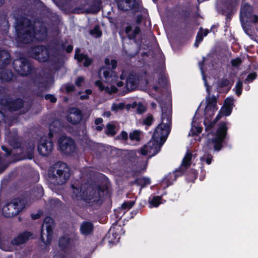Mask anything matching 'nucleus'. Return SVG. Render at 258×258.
Here are the masks:
<instances>
[{
  "label": "nucleus",
  "instance_id": "obj_55",
  "mask_svg": "<svg viewBox=\"0 0 258 258\" xmlns=\"http://www.w3.org/2000/svg\"><path fill=\"white\" fill-rule=\"evenodd\" d=\"M213 159V156L211 154H208L206 159L204 157H201V160L202 161H206V163L210 165L212 163Z\"/></svg>",
  "mask_w": 258,
  "mask_h": 258
},
{
  "label": "nucleus",
  "instance_id": "obj_62",
  "mask_svg": "<svg viewBox=\"0 0 258 258\" xmlns=\"http://www.w3.org/2000/svg\"><path fill=\"white\" fill-rule=\"evenodd\" d=\"M56 133L57 132H54V131H53L49 128V132L48 133V137H42V138L43 139H50V140H52V138L53 137V134Z\"/></svg>",
  "mask_w": 258,
  "mask_h": 258
},
{
  "label": "nucleus",
  "instance_id": "obj_58",
  "mask_svg": "<svg viewBox=\"0 0 258 258\" xmlns=\"http://www.w3.org/2000/svg\"><path fill=\"white\" fill-rule=\"evenodd\" d=\"M118 137L120 139L123 141H126L128 139V134L126 132L122 131Z\"/></svg>",
  "mask_w": 258,
  "mask_h": 258
},
{
  "label": "nucleus",
  "instance_id": "obj_63",
  "mask_svg": "<svg viewBox=\"0 0 258 258\" xmlns=\"http://www.w3.org/2000/svg\"><path fill=\"white\" fill-rule=\"evenodd\" d=\"M110 64L111 66V69L114 70L117 67V62L115 59H111L110 61Z\"/></svg>",
  "mask_w": 258,
  "mask_h": 258
},
{
  "label": "nucleus",
  "instance_id": "obj_15",
  "mask_svg": "<svg viewBox=\"0 0 258 258\" xmlns=\"http://www.w3.org/2000/svg\"><path fill=\"white\" fill-rule=\"evenodd\" d=\"M48 219L49 220L52 219L50 218H46L44 220V222H45V227L46 230V239H45L44 237V233H43V228L44 227V225L43 224L42 226L41 231V235L40 239L42 242H43L46 245H49L52 241V236H53V227L51 224L47 221V219Z\"/></svg>",
  "mask_w": 258,
  "mask_h": 258
},
{
  "label": "nucleus",
  "instance_id": "obj_32",
  "mask_svg": "<svg viewBox=\"0 0 258 258\" xmlns=\"http://www.w3.org/2000/svg\"><path fill=\"white\" fill-rule=\"evenodd\" d=\"M174 179V173H169L167 174L164 178L163 179L162 183H165L166 184V186L164 187L165 188L170 185H172L173 182L175 181L176 179Z\"/></svg>",
  "mask_w": 258,
  "mask_h": 258
},
{
  "label": "nucleus",
  "instance_id": "obj_41",
  "mask_svg": "<svg viewBox=\"0 0 258 258\" xmlns=\"http://www.w3.org/2000/svg\"><path fill=\"white\" fill-rule=\"evenodd\" d=\"M243 83L240 80H238L235 85V94L237 96H240L242 92Z\"/></svg>",
  "mask_w": 258,
  "mask_h": 258
},
{
  "label": "nucleus",
  "instance_id": "obj_27",
  "mask_svg": "<svg viewBox=\"0 0 258 258\" xmlns=\"http://www.w3.org/2000/svg\"><path fill=\"white\" fill-rule=\"evenodd\" d=\"M119 238V235L116 232L109 230L103 237V240L107 241L109 243H115L118 242Z\"/></svg>",
  "mask_w": 258,
  "mask_h": 258
},
{
  "label": "nucleus",
  "instance_id": "obj_39",
  "mask_svg": "<svg viewBox=\"0 0 258 258\" xmlns=\"http://www.w3.org/2000/svg\"><path fill=\"white\" fill-rule=\"evenodd\" d=\"M187 170V169L180 165L177 169H176L172 173H174V179H177L179 177L181 176L184 172Z\"/></svg>",
  "mask_w": 258,
  "mask_h": 258
},
{
  "label": "nucleus",
  "instance_id": "obj_37",
  "mask_svg": "<svg viewBox=\"0 0 258 258\" xmlns=\"http://www.w3.org/2000/svg\"><path fill=\"white\" fill-rule=\"evenodd\" d=\"M26 155L25 158L31 159L33 158V152L34 150V146L33 145H30L29 143L26 145Z\"/></svg>",
  "mask_w": 258,
  "mask_h": 258
},
{
  "label": "nucleus",
  "instance_id": "obj_11",
  "mask_svg": "<svg viewBox=\"0 0 258 258\" xmlns=\"http://www.w3.org/2000/svg\"><path fill=\"white\" fill-rule=\"evenodd\" d=\"M206 106L204 110V114L206 116H209L212 117L215 112L218 109L217 99L215 96H207L206 100Z\"/></svg>",
  "mask_w": 258,
  "mask_h": 258
},
{
  "label": "nucleus",
  "instance_id": "obj_61",
  "mask_svg": "<svg viewBox=\"0 0 258 258\" xmlns=\"http://www.w3.org/2000/svg\"><path fill=\"white\" fill-rule=\"evenodd\" d=\"M247 20H249V21L253 23H258V15H252L250 19H247Z\"/></svg>",
  "mask_w": 258,
  "mask_h": 258
},
{
  "label": "nucleus",
  "instance_id": "obj_16",
  "mask_svg": "<svg viewBox=\"0 0 258 258\" xmlns=\"http://www.w3.org/2000/svg\"><path fill=\"white\" fill-rule=\"evenodd\" d=\"M238 0H226L225 4V9L223 14L226 16V22H229L232 17L236 6Z\"/></svg>",
  "mask_w": 258,
  "mask_h": 258
},
{
  "label": "nucleus",
  "instance_id": "obj_12",
  "mask_svg": "<svg viewBox=\"0 0 258 258\" xmlns=\"http://www.w3.org/2000/svg\"><path fill=\"white\" fill-rule=\"evenodd\" d=\"M107 186L106 185H98L96 187L92 188L91 190L89 191V195H87V198L86 200L88 201V202H94L95 201H98L101 193L103 194L105 191L107 189ZM88 194V191H87V194Z\"/></svg>",
  "mask_w": 258,
  "mask_h": 258
},
{
  "label": "nucleus",
  "instance_id": "obj_13",
  "mask_svg": "<svg viewBox=\"0 0 258 258\" xmlns=\"http://www.w3.org/2000/svg\"><path fill=\"white\" fill-rule=\"evenodd\" d=\"M16 32L28 29L36 28L34 23L30 19L25 17H21L16 20Z\"/></svg>",
  "mask_w": 258,
  "mask_h": 258
},
{
  "label": "nucleus",
  "instance_id": "obj_53",
  "mask_svg": "<svg viewBox=\"0 0 258 258\" xmlns=\"http://www.w3.org/2000/svg\"><path fill=\"white\" fill-rule=\"evenodd\" d=\"M202 74H203V79L204 81V84H205V86L206 87V91L208 93L207 96H210V86L208 84L206 76H204V72L203 71H202Z\"/></svg>",
  "mask_w": 258,
  "mask_h": 258
},
{
  "label": "nucleus",
  "instance_id": "obj_52",
  "mask_svg": "<svg viewBox=\"0 0 258 258\" xmlns=\"http://www.w3.org/2000/svg\"><path fill=\"white\" fill-rule=\"evenodd\" d=\"M64 88L67 93L75 91V87L73 84H67L64 85Z\"/></svg>",
  "mask_w": 258,
  "mask_h": 258
},
{
  "label": "nucleus",
  "instance_id": "obj_45",
  "mask_svg": "<svg viewBox=\"0 0 258 258\" xmlns=\"http://www.w3.org/2000/svg\"><path fill=\"white\" fill-rule=\"evenodd\" d=\"M257 77V74L256 72H252L249 73L246 77V78L244 80L245 83H248L249 82H252Z\"/></svg>",
  "mask_w": 258,
  "mask_h": 258
},
{
  "label": "nucleus",
  "instance_id": "obj_38",
  "mask_svg": "<svg viewBox=\"0 0 258 258\" xmlns=\"http://www.w3.org/2000/svg\"><path fill=\"white\" fill-rule=\"evenodd\" d=\"M234 81L231 82L229 79L227 78H222L219 82L218 85L219 87L222 88L225 87L230 86L231 87L233 84Z\"/></svg>",
  "mask_w": 258,
  "mask_h": 258
},
{
  "label": "nucleus",
  "instance_id": "obj_33",
  "mask_svg": "<svg viewBox=\"0 0 258 258\" xmlns=\"http://www.w3.org/2000/svg\"><path fill=\"white\" fill-rule=\"evenodd\" d=\"M198 171L194 169H190L187 173V180L188 182L194 183L198 178Z\"/></svg>",
  "mask_w": 258,
  "mask_h": 258
},
{
  "label": "nucleus",
  "instance_id": "obj_7",
  "mask_svg": "<svg viewBox=\"0 0 258 258\" xmlns=\"http://www.w3.org/2000/svg\"><path fill=\"white\" fill-rule=\"evenodd\" d=\"M34 238L33 233L27 230H24L19 233L16 236L13 238L10 241L8 248L5 249L7 251H12L13 250V247L20 246L22 245L27 243L30 239Z\"/></svg>",
  "mask_w": 258,
  "mask_h": 258
},
{
  "label": "nucleus",
  "instance_id": "obj_28",
  "mask_svg": "<svg viewBox=\"0 0 258 258\" xmlns=\"http://www.w3.org/2000/svg\"><path fill=\"white\" fill-rule=\"evenodd\" d=\"M0 79L4 82H9L13 78L14 75L12 72L9 69H1Z\"/></svg>",
  "mask_w": 258,
  "mask_h": 258
},
{
  "label": "nucleus",
  "instance_id": "obj_10",
  "mask_svg": "<svg viewBox=\"0 0 258 258\" xmlns=\"http://www.w3.org/2000/svg\"><path fill=\"white\" fill-rule=\"evenodd\" d=\"M32 51L35 58L40 62H45L49 60V50L45 45L36 46L32 48Z\"/></svg>",
  "mask_w": 258,
  "mask_h": 258
},
{
  "label": "nucleus",
  "instance_id": "obj_18",
  "mask_svg": "<svg viewBox=\"0 0 258 258\" xmlns=\"http://www.w3.org/2000/svg\"><path fill=\"white\" fill-rule=\"evenodd\" d=\"M234 99L233 97H227L224 101L223 105L219 111L222 115L228 116H229L234 106Z\"/></svg>",
  "mask_w": 258,
  "mask_h": 258
},
{
  "label": "nucleus",
  "instance_id": "obj_34",
  "mask_svg": "<svg viewBox=\"0 0 258 258\" xmlns=\"http://www.w3.org/2000/svg\"><path fill=\"white\" fill-rule=\"evenodd\" d=\"M61 126V122L60 120L58 119L53 120L49 124V128L54 131V132H59Z\"/></svg>",
  "mask_w": 258,
  "mask_h": 258
},
{
  "label": "nucleus",
  "instance_id": "obj_51",
  "mask_svg": "<svg viewBox=\"0 0 258 258\" xmlns=\"http://www.w3.org/2000/svg\"><path fill=\"white\" fill-rule=\"evenodd\" d=\"M241 63L242 60L239 57H236L235 59H232L231 61V65L233 67H238L241 64Z\"/></svg>",
  "mask_w": 258,
  "mask_h": 258
},
{
  "label": "nucleus",
  "instance_id": "obj_60",
  "mask_svg": "<svg viewBox=\"0 0 258 258\" xmlns=\"http://www.w3.org/2000/svg\"><path fill=\"white\" fill-rule=\"evenodd\" d=\"M180 15V16L185 20L188 19L190 16L189 13L187 11H182Z\"/></svg>",
  "mask_w": 258,
  "mask_h": 258
},
{
  "label": "nucleus",
  "instance_id": "obj_6",
  "mask_svg": "<svg viewBox=\"0 0 258 258\" xmlns=\"http://www.w3.org/2000/svg\"><path fill=\"white\" fill-rule=\"evenodd\" d=\"M13 67L17 73L22 76H27L33 72L34 68L29 60L25 57L15 59Z\"/></svg>",
  "mask_w": 258,
  "mask_h": 258
},
{
  "label": "nucleus",
  "instance_id": "obj_20",
  "mask_svg": "<svg viewBox=\"0 0 258 258\" xmlns=\"http://www.w3.org/2000/svg\"><path fill=\"white\" fill-rule=\"evenodd\" d=\"M72 110L74 111L71 112L70 115H68L67 119L72 124L76 125L82 121L83 115L82 111L78 108H73Z\"/></svg>",
  "mask_w": 258,
  "mask_h": 258
},
{
  "label": "nucleus",
  "instance_id": "obj_22",
  "mask_svg": "<svg viewBox=\"0 0 258 258\" xmlns=\"http://www.w3.org/2000/svg\"><path fill=\"white\" fill-rule=\"evenodd\" d=\"M253 14V8L248 3H245L241 6L239 18L240 21L242 23L244 19H250Z\"/></svg>",
  "mask_w": 258,
  "mask_h": 258
},
{
  "label": "nucleus",
  "instance_id": "obj_42",
  "mask_svg": "<svg viewBox=\"0 0 258 258\" xmlns=\"http://www.w3.org/2000/svg\"><path fill=\"white\" fill-rule=\"evenodd\" d=\"M107 131L106 134L107 135H111V136H113L116 134V132L115 131V126L113 124L108 123L106 126Z\"/></svg>",
  "mask_w": 258,
  "mask_h": 258
},
{
  "label": "nucleus",
  "instance_id": "obj_64",
  "mask_svg": "<svg viewBox=\"0 0 258 258\" xmlns=\"http://www.w3.org/2000/svg\"><path fill=\"white\" fill-rule=\"evenodd\" d=\"M41 216V215L40 213H36V214H31V217L33 220H37Z\"/></svg>",
  "mask_w": 258,
  "mask_h": 258
},
{
  "label": "nucleus",
  "instance_id": "obj_44",
  "mask_svg": "<svg viewBox=\"0 0 258 258\" xmlns=\"http://www.w3.org/2000/svg\"><path fill=\"white\" fill-rule=\"evenodd\" d=\"M154 121V117L151 114H148L147 116L143 119V124L147 126H150Z\"/></svg>",
  "mask_w": 258,
  "mask_h": 258
},
{
  "label": "nucleus",
  "instance_id": "obj_47",
  "mask_svg": "<svg viewBox=\"0 0 258 258\" xmlns=\"http://www.w3.org/2000/svg\"><path fill=\"white\" fill-rule=\"evenodd\" d=\"M11 145L14 149H21L23 151L24 146H22V144L20 142L16 140H13L11 141Z\"/></svg>",
  "mask_w": 258,
  "mask_h": 258
},
{
  "label": "nucleus",
  "instance_id": "obj_54",
  "mask_svg": "<svg viewBox=\"0 0 258 258\" xmlns=\"http://www.w3.org/2000/svg\"><path fill=\"white\" fill-rule=\"evenodd\" d=\"M95 85L96 86L98 87L100 91H103L106 89L105 86L103 85L101 80H96L95 82Z\"/></svg>",
  "mask_w": 258,
  "mask_h": 258
},
{
  "label": "nucleus",
  "instance_id": "obj_25",
  "mask_svg": "<svg viewBox=\"0 0 258 258\" xmlns=\"http://www.w3.org/2000/svg\"><path fill=\"white\" fill-rule=\"evenodd\" d=\"M11 54L8 51L0 49V69L7 67L11 62Z\"/></svg>",
  "mask_w": 258,
  "mask_h": 258
},
{
  "label": "nucleus",
  "instance_id": "obj_21",
  "mask_svg": "<svg viewBox=\"0 0 258 258\" xmlns=\"http://www.w3.org/2000/svg\"><path fill=\"white\" fill-rule=\"evenodd\" d=\"M5 105L11 111H18L24 105V101L21 98H17L14 100L6 99Z\"/></svg>",
  "mask_w": 258,
  "mask_h": 258
},
{
  "label": "nucleus",
  "instance_id": "obj_46",
  "mask_svg": "<svg viewBox=\"0 0 258 258\" xmlns=\"http://www.w3.org/2000/svg\"><path fill=\"white\" fill-rule=\"evenodd\" d=\"M135 204V202L133 201H126L121 205V208L123 210H128L132 208Z\"/></svg>",
  "mask_w": 258,
  "mask_h": 258
},
{
  "label": "nucleus",
  "instance_id": "obj_36",
  "mask_svg": "<svg viewBox=\"0 0 258 258\" xmlns=\"http://www.w3.org/2000/svg\"><path fill=\"white\" fill-rule=\"evenodd\" d=\"M158 83L162 87H165L167 85L168 80L165 74L162 72L159 73Z\"/></svg>",
  "mask_w": 258,
  "mask_h": 258
},
{
  "label": "nucleus",
  "instance_id": "obj_30",
  "mask_svg": "<svg viewBox=\"0 0 258 258\" xmlns=\"http://www.w3.org/2000/svg\"><path fill=\"white\" fill-rule=\"evenodd\" d=\"M162 199V196L150 197L149 198L150 207H158L161 204Z\"/></svg>",
  "mask_w": 258,
  "mask_h": 258
},
{
  "label": "nucleus",
  "instance_id": "obj_24",
  "mask_svg": "<svg viewBox=\"0 0 258 258\" xmlns=\"http://www.w3.org/2000/svg\"><path fill=\"white\" fill-rule=\"evenodd\" d=\"M139 80L136 75L130 73L126 80L125 87L128 92L135 90L138 86Z\"/></svg>",
  "mask_w": 258,
  "mask_h": 258
},
{
  "label": "nucleus",
  "instance_id": "obj_40",
  "mask_svg": "<svg viewBox=\"0 0 258 258\" xmlns=\"http://www.w3.org/2000/svg\"><path fill=\"white\" fill-rule=\"evenodd\" d=\"M129 138L131 141H140V132L138 130H135L129 134Z\"/></svg>",
  "mask_w": 258,
  "mask_h": 258
},
{
  "label": "nucleus",
  "instance_id": "obj_48",
  "mask_svg": "<svg viewBox=\"0 0 258 258\" xmlns=\"http://www.w3.org/2000/svg\"><path fill=\"white\" fill-rule=\"evenodd\" d=\"M102 69L104 70L103 74V76L106 79H109L111 77V72L112 71L110 70L109 67H102Z\"/></svg>",
  "mask_w": 258,
  "mask_h": 258
},
{
  "label": "nucleus",
  "instance_id": "obj_9",
  "mask_svg": "<svg viewBox=\"0 0 258 258\" xmlns=\"http://www.w3.org/2000/svg\"><path fill=\"white\" fill-rule=\"evenodd\" d=\"M53 149V142L50 139L41 138L38 142L37 151L39 155L42 157H47L51 153Z\"/></svg>",
  "mask_w": 258,
  "mask_h": 258
},
{
  "label": "nucleus",
  "instance_id": "obj_26",
  "mask_svg": "<svg viewBox=\"0 0 258 258\" xmlns=\"http://www.w3.org/2000/svg\"><path fill=\"white\" fill-rule=\"evenodd\" d=\"M71 243V238L69 237L63 236L59 238L58 240V246L62 251L66 252L69 249Z\"/></svg>",
  "mask_w": 258,
  "mask_h": 258
},
{
  "label": "nucleus",
  "instance_id": "obj_31",
  "mask_svg": "<svg viewBox=\"0 0 258 258\" xmlns=\"http://www.w3.org/2000/svg\"><path fill=\"white\" fill-rule=\"evenodd\" d=\"M192 156V155L191 153L189 152H186L182 159V163L180 165L187 169L191 165Z\"/></svg>",
  "mask_w": 258,
  "mask_h": 258
},
{
  "label": "nucleus",
  "instance_id": "obj_59",
  "mask_svg": "<svg viewBox=\"0 0 258 258\" xmlns=\"http://www.w3.org/2000/svg\"><path fill=\"white\" fill-rule=\"evenodd\" d=\"M2 150L6 153V155L7 156H10L12 154V150L6 147L5 146H2L1 147Z\"/></svg>",
  "mask_w": 258,
  "mask_h": 258
},
{
  "label": "nucleus",
  "instance_id": "obj_14",
  "mask_svg": "<svg viewBox=\"0 0 258 258\" xmlns=\"http://www.w3.org/2000/svg\"><path fill=\"white\" fill-rule=\"evenodd\" d=\"M118 9L123 11L130 10H138L140 8V0H117Z\"/></svg>",
  "mask_w": 258,
  "mask_h": 258
},
{
  "label": "nucleus",
  "instance_id": "obj_4",
  "mask_svg": "<svg viewBox=\"0 0 258 258\" xmlns=\"http://www.w3.org/2000/svg\"><path fill=\"white\" fill-rule=\"evenodd\" d=\"M218 125L215 137L212 139L211 142L214 145V150L219 151L223 147V144L227 138L228 128L225 121L220 122Z\"/></svg>",
  "mask_w": 258,
  "mask_h": 258
},
{
  "label": "nucleus",
  "instance_id": "obj_49",
  "mask_svg": "<svg viewBox=\"0 0 258 258\" xmlns=\"http://www.w3.org/2000/svg\"><path fill=\"white\" fill-rule=\"evenodd\" d=\"M204 31V29L202 27H200L199 30L197 34L196 40L198 42H201L203 41L204 39V35H203V32Z\"/></svg>",
  "mask_w": 258,
  "mask_h": 258
},
{
  "label": "nucleus",
  "instance_id": "obj_19",
  "mask_svg": "<svg viewBox=\"0 0 258 258\" xmlns=\"http://www.w3.org/2000/svg\"><path fill=\"white\" fill-rule=\"evenodd\" d=\"M94 226L93 223L89 221H83L80 225L79 231L81 235L87 237L94 233Z\"/></svg>",
  "mask_w": 258,
  "mask_h": 258
},
{
  "label": "nucleus",
  "instance_id": "obj_2",
  "mask_svg": "<svg viewBox=\"0 0 258 258\" xmlns=\"http://www.w3.org/2000/svg\"><path fill=\"white\" fill-rule=\"evenodd\" d=\"M28 204V198L25 195H21L18 198L12 199L10 203H7L3 208L2 213L4 216L12 218L18 215Z\"/></svg>",
  "mask_w": 258,
  "mask_h": 258
},
{
  "label": "nucleus",
  "instance_id": "obj_35",
  "mask_svg": "<svg viewBox=\"0 0 258 258\" xmlns=\"http://www.w3.org/2000/svg\"><path fill=\"white\" fill-rule=\"evenodd\" d=\"M204 124L205 127V131L208 133V134H209L211 133V130L215 124V121H210L206 118L204 121Z\"/></svg>",
  "mask_w": 258,
  "mask_h": 258
},
{
  "label": "nucleus",
  "instance_id": "obj_23",
  "mask_svg": "<svg viewBox=\"0 0 258 258\" xmlns=\"http://www.w3.org/2000/svg\"><path fill=\"white\" fill-rule=\"evenodd\" d=\"M124 32L130 40H136L137 36L141 33V28L139 26H136L135 29H133L131 25H127L124 29Z\"/></svg>",
  "mask_w": 258,
  "mask_h": 258
},
{
  "label": "nucleus",
  "instance_id": "obj_29",
  "mask_svg": "<svg viewBox=\"0 0 258 258\" xmlns=\"http://www.w3.org/2000/svg\"><path fill=\"white\" fill-rule=\"evenodd\" d=\"M133 183L140 186L141 187H145L151 184V180L149 177H142L137 178L134 181Z\"/></svg>",
  "mask_w": 258,
  "mask_h": 258
},
{
  "label": "nucleus",
  "instance_id": "obj_1",
  "mask_svg": "<svg viewBox=\"0 0 258 258\" xmlns=\"http://www.w3.org/2000/svg\"><path fill=\"white\" fill-rule=\"evenodd\" d=\"M162 109L161 122L155 129L152 139L140 150L143 156L149 155L152 157L158 154L166 141L172 126V109L166 103L161 105Z\"/></svg>",
  "mask_w": 258,
  "mask_h": 258
},
{
  "label": "nucleus",
  "instance_id": "obj_50",
  "mask_svg": "<svg viewBox=\"0 0 258 258\" xmlns=\"http://www.w3.org/2000/svg\"><path fill=\"white\" fill-rule=\"evenodd\" d=\"M44 98L46 100H49L52 103H54L57 101L56 97L52 94H47L45 95Z\"/></svg>",
  "mask_w": 258,
  "mask_h": 258
},
{
  "label": "nucleus",
  "instance_id": "obj_8",
  "mask_svg": "<svg viewBox=\"0 0 258 258\" xmlns=\"http://www.w3.org/2000/svg\"><path fill=\"white\" fill-rule=\"evenodd\" d=\"M58 146L61 153L67 155H72L77 150V146L74 140L65 136L59 138Z\"/></svg>",
  "mask_w": 258,
  "mask_h": 258
},
{
  "label": "nucleus",
  "instance_id": "obj_56",
  "mask_svg": "<svg viewBox=\"0 0 258 258\" xmlns=\"http://www.w3.org/2000/svg\"><path fill=\"white\" fill-rule=\"evenodd\" d=\"M72 187L74 189L73 192L75 194V196L77 198H79L82 196L81 194V189H80L79 188H76L75 187L74 185H72Z\"/></svg>",
  "mask_w": 258,
  "mask_h": 258
},
{
  "label": "nucleus",
  "instance_id": "obj_57",
  "mask_svg": "<svg viewBox=\"0 0 258 258\" xmlns=\"http://www.w3.org/2000/svg\"><path fill=\"white\" fill-rule=\"evenodd\" d=\"M84 81V78L83 77H78L75 81V84L77 87H80L82 86V84Z\"/></svg>",
  "mask_w": 258,
  "mask_h": 258
},
{
  "label": "nucleus",
  "instance_id": "obj_5",
  "mask_svg": "<svg viewBox=\"0 0 258 258\" xmlns=\"http://www.w3.org/2000/svg\"><path fill=\"white\" fill-rule=\"evenodd\" d=\"M43 29V32L41 30H37L36 28L17 32H16L17 40L19 43L27 44L30 43L39 33H40L41 38H43L46 33V29L44 27Z\"/></svg>",
  "mask_w": 258,
  "mask_h": 258
},
{
  "label": "nucleus",
  "instance_id": "obj_43",
  "mask_svg": "<svg viewBox=\"0 0 258 258\" xmlns=\"http://www.w3.org/2000/svg\"><path fill=\"white\" fill-rule=\"evenodd\" d=\"M90 34L95 35L96 37H100L102 35V31L100 30V27L96 25L94 28L90 30Z\"/></svg>",
  "mask_w": 258,
  "mask_h": 258
},
{
  "label": "nucleus",
  "instance_id": "obj_17",
  "mask_svg": "<svg viewBox=\"0 0 258 258\" xmlns=\"http://www.w3.org/2000/svg\"><path fill=\"white\" fill-rule=\"evenodd\" d=\"M81 49L79 48H77L75 50V53L74 55V58L76 59L79 63H81L83 60V66L85 68H88L91 66L93 61L92 58L88 56L87 54L80 53Z\"/></svg>",
  "mask_w": 258,
  "mask_h": 258
},
{
  "label": "nucleus",
  "instance_id": "obj_3",
  "mask_svg": "<svg viewBox=\"0 0 258 258\" xmlns=\"http://www.w3.org/2000/svg\"><path fill=\"white\" fill-rule=\"evenodd\" d=\"M54 170H49V178L54 180L58 185H62L66 183L71 176V169L63 162H57L53 167Z\"/></svg>",
  "mask_w": 258,
  "mask_h": 258
}]
</instances>
